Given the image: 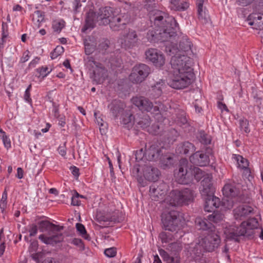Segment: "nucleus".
I'll use <instances>...</instances> for the list:
<instances>
[{
	"label": "nucleus",
	"mask_w": 263,
	"mask_h": 263,
	"mask_svg": "<svg viewBox=\"0 0 263 263\" xmlns=\"http://www.w3.org/2000/svg\"><path fill=\"white\" fill-rule=\"evenodd\" d=\"M116 249L115 248H110L104 251L105 254L109 257H114L116 255Z\"/></svg>",
	"instance_id": "obj_49"
},
{
	"label": "nucleus",
	"mask_w": 263,
	"mask_h": 263,
	"mask_svg": "<svg viewBox=\"0 0 263 263\" xmlns=\"http://www.w3.org/2000/svg\"><path fill=\"white\" fill-rule=\"evenodd\" d=\"M109 107L112 116L117 117L123 111L125 107V104L121 101L115 100L109 105Z\"/></svg>",
	"instance_id": "obj_27"
},
{
	"label": "nucleus",
	"mask_w": 263,
	"mask_h": 263,
	"mask_svg": "<svg viewBox=\"0 0 263 263\" xmlns=\"http://www.w3.org/2000/svg\"><path fill=\"white\" fill-rule=\"evenodd\" d=\"M70 170L73 175L78 178L79 176V170L76 166H73L70 167Z\"/></svg>",
	"instance_id": "obj_62"
},
{
	"label": "nucleus",
	"mask_w": 263,
	"mask_h": 263,
	"mask_svg": "<svg viewBox=\"0 0 263 263\" xmlns=\"http://www.w3.org/2000/svg\"><path fill=\"white\" fill-rule=\"evenodd\" d=\"M157 189H158V187L156 183L152 184L149 187L150 195L153 198V200H158L160 197L162 198L164 196L160 194V190L157 191Z\"/></svg>",
	"instance_id": "obj_36"
},
{
	"label": "nucleus",
	"mask_w": 263,
	"mask_h": 263,
	"mask_svg": "<svg viewBox=\"0 0 263 263\" xmlns=\"http://www.w3.org/2000/svg\"><path fill=\"white\" fill-rule=\"evenodd\" d=\"M85 66L90 71L91 79L96 83H102L107 77V70L103 65L96 62L92 57L87 56L84 59Z\"/></svg>",
	"instance_id": "obj_6"
},
{
	"label": "nucleus",
	"mask_w": 263,
	"mask_h": 263,
	"mask_svg": "<svg viewBox=\"0 0 263 263\" xmlns=\"http://www.w3.org/2000/svg\"><path fill=\"white\" fill-rule=\"evenodd\" d=\"M205 172L198 167H188V161L185 159H181L178 166L174 172L176 180L180 184H187L194 178L197 181L204 177Z\"/></svg>",
	"instance_id": "obj_3"
},
{
	"label": "nucleus",
	"mask_w": 263,
	"mask_h": 263,
	"mask_svg": "<svg viewBox=\"0 0 263 263\" xmlns=\"http://www.w3.org/2000/svg\"><path fill=\"white\" fill-rule=\"evenodd\" d=\"M159 253L163 260L166 263H180V258L178 256H170L166 251L162 249L159 250Z\"/></svg>",
	"instance_id": "obj_35"
},
{
	"label": "nucleus",
	"mask_w": 263,
	"mask_h": 263,
	"mask_svg": "<svg viewBox=\"0 0 263 263\" xmlns=\"http://www.w3.org/2000/svg\"><path fill=\"white\" fill-rule=\"evenodd\" d=\"M42 263H58L55 260L51 257H48L46 258Z\"/></svg>",
	"instance_id": "obj_64"
},
{
	"label": "nucleus",
	"mask_w": 263,
	"mask_h": 263,
	"mask_svg": "<svg viewBox=\"0 0 263 263\" xmlns=\"http://www.w3.org/2000/svg\"><path fill=\"white\" fill-rule=\"evenodd\" d=\"M82 4L80 0H74L73 2V11L75 12H79L80 11V8Z\"/></svg>",
	"instance_id": "obj_54"
},
{
	"label": "nucleus",
	"mask_w": 263,
	"mask_h": 263,
	"mask_svg": "<svg viewBox=\"0 0 263 263\" xmlns=\"http://www.w3.org/2000/svg\"><path fill=\"white\" fill-rule=\"evenodd\" d=\"M130 21V17L127 13L115 14L112 11L108 25L113 31H119L124 29Z\"/></svg>",
	"instance_id": "obj_12"
},
{
	"label": "nucleus",
	"mask_w": 263,
	"mask_h": 263,
	"mask_svg": "<svg viewBox=\"0 0 263 263\" xmlns=\"http://www.w3.org/2000/svg\"><path fill=\"white\" fill-rule=\"evenodd\" d=\"M48 68L47 67H42L36 69V71L40 73L39 77L42 76L45 77L48 75V73L51 71H48Z\"/></svg>",
	"instance_id": "obj_48"
},
{
	"label": "nucleus",
	"mask_w": 263,
	"mask_h": 263,
	"mask_svg": "<svg viewBox=\"0 0 263 263\" xmlns=\"http://www.w3.org/2000/svg\"><path fill=\"white\" fill-rule=\"evenodd\" d=\"M52 111L53 113V116H54L55 118H59L60 117L61 115L59 114L58 107L54 103L53 104Z\"/></svg>",
	"instance_id": "obj_60"
},
{
	"label": "nucleus",
	"mask_w": 263,
	"mask_h": 263,
	"mask_svg": "<svg viewBox=\"0 0 263 263\" xmlns=\"http://www.w3.org/2000/svg\"><path fill=\"white\" fill-rule=\"evenodd\" d=\"M194 198L193 190L185 188L181 190H172L165 200L169 207L170 206L175 207L188 205L193 202Z\"/></svg>",
	"instance_id": "obj_5"
},
{
	"label": "nucleus",
	"mask_w": 263,
	"mask_h": 263,
	"mask_svg": "<svg viewBox=\"0 0 263 263\" xmlns=\"http://www.w3.org/2000/svg\"><path fill=\"white\" fill-rule=\"evenodd\" d=\"M162 155L161 148L157 144H152L146 149L145 159L148 161H156L160 158Z\"/></svg>",
	"instance_id": "obj_20"
},
{
	"label": "nucleus",
	"mask_w": 263,
	"mask_h": 263,
	"mask_svg": "<svg viewBox=\"0 0 263 263\" xmlns=\"http://www.w3.org/2000/svg\"><path fill=\"white\" fill-rule=\"evenodd\" d=\"M2 140L5 146L8 148L11 146V142L10 139L6 135L5 132H3Z\"/></svg>",
	"instance_id": "obj_52"
},
{
	"label": "nucleus",
	"mask_w": 263,
	"mask_h": 263,
	"mask_svg": "<svg viewBox=\"0 0 263 263\" xmlns=\"http://www.w3.org/2000/svg\"><path fill=\"white\" fill-rule=\"evenodd\" d=\"M190 159L192 163L200 166H206L210 162L209 156L204 151L196 152L190 157Z\"/></svg>",
	"instance_id": "obj_16"
},
{
	"label": "nucleus",
	"mask_w": 263,
	"mask_h": 263,
	"mask_svg": "<svg viewBox=\"0 0 263 263\" xmlns=\"http://www.w3.org/2000/svg\"><path fill=\"white\" fill-rule=\"evenodd\" d=\"M145 54L146 59L152 62L157 67H160L165 63L164 55L156 49H148L145 51Z\"/></svg>",
	"instance_id": "obj_15"
},
{
	"label": "nucleus",
	"mask_w": 263,
	"mask_h": 263,
	"mask_svg": "<svg viewBox=\"0 0 263 263\" xmlns=\"http://www.w3.org/2000/svg\"><path fill=\"white\" fill-rule=\"evenodd\" d=\"M195 150V146L189 142H182L177 145L176 151L180 154H188Z\"/></svg>",
	"instance_id": "obj_28"
},
{
	"label": "nucleus",
	"mask_w": 263,
	"mask_h": 263,
	"mask_svg": "<svg viewBox=\"0 0 263 263\" xmlns=\"http://www.w3.org/2000/svg\"><path fill=\"white\" fill-rule=\"evenodd\" d=\"M29 51L28 50H26L23 53V57L21 59V61L22 63H25L27 61L29 58Z\"/></svg>",
	"instance_id": "obj_61"
},
{
	"label": "nucleus",
	"mask_w": 263,
	"mask_h": 263,
	"mask_svg": "<svg viewBox=\"0 0 263 263\" xmlns=\"http://www.w3.org/2000/svg\"><path fill=\"white\" fill-rule=\"evenodd\" d=\"M226 238L239 241L240 239H251L254 237V231H226Z\"/></svg>",
	"instance_id": "obj_18"
},
{
	"label": "nucleus",
	"mask_w": 263,
	"mask_h": 263,
	"mask_svg": "<svg viewBox=\"0 0 263 263\" xmlns=\"http://www.w3.org/2000/svg\"><path fill=\"white\" fill-rule=\"evenodd\" d=\"M157 187H158V189L157 191H159L160 190V192H161V195H165V194H166L167 191V188H168V186L165 183H161L159 184V185H157Z\"/></svg>",
	"instance_id": "obj_51"
},
{
	"label": "nucleus",
	"mask_w": 263,
	"mask_h": 263,
	"mask_svg": "<svg viewBox=\"0 0 263 263\" xmlns=\"http://www.w3.org/2000/svg\"><path fill=\"white\" fill-rule=\"evenodd\" d=\"M200 193L203 198L214 195V188L212 183V178L205 177L201 182Z\"/></svg>",
	"instance_id": "obj_19"
},
{
	"label": "nucleus",
	"mask_w": 263,
	"mask_h": 263,
	"mask_svg": "<svg viewBox=\"0 0 263 263\" xmlns=\"http://www.w3.org/2000/svg\"><path fill=\"white\" fill-rule=\"evenodd\" d=\"M136 117L133 116L130 111H126L122 116V122L123 124L132 126L135 122Z\"/></svg>",
	"instance_id": "obj_34"
},
{
	"label": "nucleus",
	"mask_w": 263,
	"mask_h": 263,
	"mask_svg": "<svg viewBox=\"0 0 263 263\" xmlns=\"http://www.w3.org/2000/svg\"><path fill=\"white\" fill-rule=\"evenodd\" d=\"M97 217L100 224V227L101 228L112 227L113 223L120 222L124 219L123 214L118 211L114 212L113 215L110 217L108 216H101L99 215H97Z\"/></svg>",
	"instance_id": "obj_14"
},
{
	"label": "nucleus",
	"mask_w": 263,
	"mask_h": 263,
	"mask_svg": "<svg viewBox=\"0 0 263 263\" xmlns=\"http://www.w3.org/2000/svg\"><path fill=\"white\" fill-rule=\"evenodd\" d=\"M145 151L146 149L143 150V148H141L135 152V159L136 161L139 162L146 160L145 159Z\"/></svg>",
	"instance_id": "obj_41"
},
{
	"label": "nucleus",
	"mask_w": 263,
	"mask_h": 263,
	"mask_svg": "<svg viewBox=\"0 0 263 263\" xmlns=\"http://www.w3.org/2000/svg\"><path fill=\"white\" fill-rule=\"evenodd\" d=\"M109 44V41L107 40H105L101 42L98 46V49L99 50V51L104 53L108 48Z\"/></svg>",
	"instance_id": "obj_47"
},
{
	"label": "nucleus",
	"mask_w": 263,
	"mask_h": 263,
	"mask_svg": "<svg viewBox=\"0 0 263 263\" xmlns=\"http://www.w3.org/2000/svg\"><path fill=\"white\" fill-rule=\"evenodd\" d=\"M154 1L155 0H144V2L147 3V4L145 5V7L147 9V10L149 11V13L153 11V10H151V6L152 5L153 6V5H155V3H154ZM156 10V9H155V10Z\"/></svg>",
	"instance_id": "obj_57"
},
{
	"label": "nucleus",
	"mask_w": 263,
	"mask_h": 263,
	"mask_svg": "<svg viewBox=\"0 0 263 263\" xmlns=\"http://www.w3.org/2000/svg\"><path fill=\"white\" fill-rule=\"evenodd\" d=\"M79 235L83 237L84 239L90 240V237L89 235L87 233V231H79Z\"/></svg>",
	"instance_id": "obj_63"
},
{
	"label": "nucleus",
	"mask_w": 263,
	"mask_h": 263,
	"mask_svg": "<svg viewBox=\"0 0 263 263\" xmlns=\"http://www.w3.org/2000/svg\"><path fill=\"white\" fill-rule=\"evenodd\" d=\"M205 200L204 210L205 211L211 212L220 205V200L215 196H211L203 198Z\"/></svg>",
	"instance_id": "obj_25"
},
{
	"label": "nucleus",
	"mask_w": 263,
	"mask_h": 263,
	"mask_svg": "<svg viewBox=\"0 0 263 263\" xmlns=\"http://www.w3.org/2000/svg\"><path fill=\"white\" fill-rule=\"evenodd\" d=\"M143 174L145 179L151 181L158 180L160 175L159 170L157 168L151 165L145 166L144 168Z\"/></svg>",
	"instance_id": "obj_22"
},
{
	"label": "nucleus",
	"mask_w": 263,
	"mask_h": 263,
	"mask_svg": "<svg viewBox=\"0 0 263 263\" xmlns=\"http://www.w3.org/2000/svg\"><path fill=\"white\" fill-rule=\"evenodd\" d=\"M192 44L189 39L186 36H183L179 41V46L172 42L170 44L166 45L165 51L171 55L172 54H177L181 53L186 54V55L190 52H192L191 46Z\"/></svg>",
	"instance_id": "obj_9"
},
{
	"label": "nucleus",
	"mask_w": 263,
	"mask_h": 263,
	"mask_svg": "<svg viewBox=\"0 0 263 263\" xmlns=\"http://www.w3.org/2000/svg\"><path fill=\"white\" fill-rule=\"evenodd\" d=\"M251 199L248 197L245 196V195H240L238 197V201L242 203H250Z\"/></svg>",
	"instance_id": "obj_58"
},
{
	"label": "nucleus",
	"mask_w": 263,
	"mask_h": 263,
	"mask_svg": "<svg viewBox=\"0 0 263 263\" xmlns=\"http://www.w3.org/2000/svg\"><path fill=\"white\" fill-rule=\"evenodd\" d=\"M159 237L161 238L162 242L165 243L168 242L173 239V236L169 232L164 231L162 232L160 234Z\"/></svg>",
	"instance_id": "obj_42"
},
{
	"label": "nucleus",
	"mask_w": 263,
	"mask_h": 263,
	"mask_svg": "<svg viewBox=\"0 0 263 263\" xmlns=\"http://www.w3.org/2000/svg\"><path fill=\"white\" fill-rule=\"evenodd\" d=\"M139 41V39L136 31L129 29L126 34L124 36V39L121 42V45L125 48H131L135 46Z\"/></svg>",
	"instance_id": "obj_17"
},
{
	"label": "nucleus",
	"mask_w": 263,
	"mask_h": 263,
	"mask_svg": "<svg viewBox=\"0 0 263 263\" xmlns=\"http://www.w3.org/2000/svg\"><path fill=\"white\" fill-rule=\"evenodd\" d=\"M44 16L45 15L44 12L37 10L35 11L33 14L32 20L34 21L35 19H36L37 22L41 23L44 21Z\"/></svg>",
	"instance_id": "obj_44"
},
{
	"label": "nucleus",
	"mask_w": 263,
	"mask_h": 263,
	"mask_svg": "<svg viewBox=\"0 0 263 263\" xmlns=\"http://www.w3.org/2000/svg\"><path fill=\"white\" fill-rule=\"evenodd\" d=\"M203 3L204 0L196 1L198 18L201 23L206 24L210 21V16L205 8H203Z\"/></svg>",
	"instance_id": "obj_23"
},
{
	"label": "nucleus",
	"mask_w": 263,
	"mask_h": 263,
	"mask_svg": "<svg viewBox=\"0 0 263 263\" xmlns=\"http://www.w3.org/2000/svg\"><path fill=\"white\" fill-rule=\"evenodd\" d=\"M72 243L79 247L80 250L82 251L84 249V246L81 239L79 238H74L72 240Z\"/></svg>",
	"instance_id": "obj_53"
},
{
	"label": "nucleus",
	"mask_w": 263,
	"mask_h": 263,
	"mask_svg": "<svg viewBox=\"0 0 263 263\" xmlns=\"http://www.w3.org/2000/svg\"><path fill=\"white\" fill-rule=\"evenodd\" d=\"M220 241L219 235L215 233V231H210L206 236L199 239V244L206 251L212 252L219 247Z\"/></svg>",
	"instance_id": "obj_11"
},
{
	"label": "nucleus",
	"mask_w": 263,
	"mask_h": 263,
	"mask_svg": "<svg viewBox=\"0 0 263 263\" xmlns=\"http://www.w3.org/2000/svg\"><path fill=\"white\" fill-rule=\"evenodd\" d=\"M135 122L138 127L145 129L149 127L151 123V120L148 115L142 113L141 115L136 117Z\"/></svg>",
	"instance_id": "obj_29"
},
{
	"label": "nucleus",
	"mask_w": 263,
	"mask_h": 263,
	"mask_svg": "<svg viewBox=\"0 0 263 263\" xmlns=\"http://www.w3.org/2000/svg\"><path fill=\"white\" fill-rule=\"evenodd\" d=\"M171 55L170 64L172 76L168 84L174 89H183L191 83L193 77L192 60L187 55L181 53Z\"/></svg>",
	"instance_id": "obj_2"
},
{
	"label": "nucleus",
	"mask_w": 263,
	"mask_h": 263,
	"mask_svg": "<svg viewBox=\"0 0 263 263\" xmlns=\"http://www.w3.org/2000/svg\"><path fill=\"white\" fill-rule=\"evenodd\" d=\"M253 21L249 22L250 25H255L260 29H263V13H255L250 16Z\"/></svg>",
	"instance_id": "obj_33"
},
{
	"label": "nucleus",
	"mask_w": 263,
	"mask_h": 263,
	"mask_svg": "<svg viewBox=\"0 0 263 263\" xmlns=\"http://www.w3.org/2000/svg\"><path fill=\"white\" fill-rule=\"evenodd\" d=\"M182 213L174 208L166 207L161 214V221L165 230L175 229L181 222Z\"/></svg>",
	"instance_id": "obj_7"
},
{
	"label": "nucleus",
	"mask_w": 263,
	"mask_h": 263,
	"mask_svg": "<svg viewBox=\"0 0 263 263\" xmlns=\"http://www.w3.org/2000/svg\"><path fill=\"white\" fill-rule=\"evenodd\" d=\"M65 27V22L63 20L54 21L52 22V28L55 32H60Z\"/></svg>",
	"instance_id": "obj_39"
},
{
	"label": "nucleus",
	"mask_w": 263,
	"mask_h": 263,
	"mask_svg": "<svg viewBox=\"0 0 263 263\" xmlns=\"http://www.w3.org/2000/svg\"><path fill=\"white\" fill-rule=\"evenodd\" d=\"M63 226H60L50 222L47 220H41L36 224H32L31 230H62Z\"/></svg>",
	"instance_id": "obj_21"
},
{
	"label": "nucleus",
	"mask_w": 263,
	"mask_h": 263,
	"mask_svg": "<svg viewBox=\"0 0 263 263\" xmlns=\"http://www.w3.org/2000/svg\"><path fill=\"white\" fill-rule=\"evenodd\" d=\"M151 71L149 66L144 64L136 65L129 76L130 80L133 83H141L148 76Z\"/></svg>",
	"instance_id": "obj_13"
},
{
	"label": "nucleus",
	"mask_w": 263,
	"mask_h": 263,
	"mask_svg": "<svg viewBox=\"0 0 263 263\" xmlns=\"http://www.w3.org/2000/svg\"><path fill=\"white\" fill-rule=\"evenodd\" d=\"M178 135L179 134L176 130L175 129H171L169 132V135H168L169 143H173L175 141Z\"/></svg>",
	"instance_id": "obj_46"
},
{
	"label": "nucleus",
	"mask_w": 263,
	"mask_h": 263,
	"mask_svg": "<svg viewBox=\"0 0 263 263\" xmlns=\"http://www.w3.org/2000/svg\"><path fill=\"white\" fill-rule=\"evenodd\" d=\"M170 3V8L175 11H184L190 6L189 2L183 1L181 2L180 0H171Z\"/></svg>",
	"instance_id": "obj_30"
},
{
	"label": "nucleus",
	"mask_w": 263,
	"mask_h": 263,
	"mask_svg": "<svg viewBox=\"0 0 263 263\" xmlns=\"http://www.w3.org/2000/svg\"><path fill=\"white\" fill-rule=\"evenodd\" d=\"M39 238L46 244L53 245L61 242L63 240V237L61 234H54L51 236H45L41 235Z\"/></svg>",
	"instance_id": "obj_31"
},
{
	"label": "nucleus",
	"mask_w": 263,
	"mask_h": 263,
	"mask_svg": "<svg viewBox=\"0 0 263 263\" xmlns=\"http://www.w3.org/2000/svg\"><path fill=\"white\" fill-rule=\"evenodd\" d=\"M222 193L226 197L233 198L238 196L239 190L235 184L229 183L223 186Z\"/></svg>",
	"instance_id": "obj_26"
},
{
	"label": "nucleus",
	"mask_w": 263,
	"mask_h": 263,
	"mask_svg": "<svg viewBox=\"0 0 263 263\" xmlns=\"http://www.w3.org/2000/svg\"><path fill=\"white\" fill-rule=\"evenodd\" d=\"M236 160L238 164L239 167L241 169L246 168L249 166V162L248 160L243 158L241 156L235 155Z\"/></svg>",
	"instance_id": "obj_38"
},
{
	"label": "nucleus",
	"mask_w": 263,
	"mask_h": 263,
	"mask_svg": "<svg viewBox=\"0 0 263 263\" xmlns=\"http://www.w3.org/2000/svg\"><path fill=\"white\" fill-rule=\"evenodd\" d=\"M149 19L155 26L147 32L146 38L149 42L172 41L176 38L179 25L173 16L156 10L150 13Z\"/></svg>",
	"instance_id": "obj_1"
},
{
	"label": "nucleus",
	"mask_w": 263,
	"mask_h": 263,
	"mask_svg": "<svg viewBox=\"0 0 263 263\" xmlns=\"http://www.w3.org/2000/svg\"><path fill=\"white\" fill-rule=\"evenodd\" d=\"M253 211V208L247 205L239 206L233 211L234 217L236 219H241L252 214Z\"/></svg>",
	"instance_id": "obj_24"
},
{
	"label": "nucleus",
	"mask_w": 263,
	"mask_h": 263,
	"mask_svg": "<svg viewBox=\"0 0 263 263\" xmlns=\"http://www.w3.org/2000/svg\"><path fill=\"white\" fill-rule=\"evenodd\" d=\"M112 11V8L109 7L101 8L97 12L90 10L86 14L85 24L82 32H86L88 29L91 30L96 24L100 26L108 25Z\"/></svg>",
	"instance_id": "obj_4"
},
{
	"label": "nucleus",
	"mask_w": 263,
	"mask_h": 263,
	"mask_svg": "<svg viewBox=\"0 0 263 263\" xmlns=\"http://www.w3.org/2000/svg\"><path fill=\"white\" fill-rule=\"evenodd\" d=\"M64 52V48L62 46H58L51 53L50 57L52 59L57 58L59 55Z\"/></svg>",
	"instance_id": "obj_45"
},
{
	"label": "nucleus",
	"mask_w": 263,
	"mask_h": 263,
	"mask_svg": "<svg viewBox=\"0 0 263 263\" xmlns=\"http://www.w3.org/2000/svg\"><path fill=\"white\" fill-rule=\"evenodd\" d=\"M162 164L167 166L172 163L173 158L170 155L163 154L159 159Z\"/></svg>",
	"instance_id": "obj_40"
},
{
	"label": "nucleus",
	"mask_w": 263,
	"mask_h": 263,
	"mask_svg": "<svg viewBox=\"0 0 263 263\" xmlns=\"http://www.w3.org/2000/svg\"><path fill=\"white\" fill-rule=\"evenodd\" d=\"M178 121L180 122L182 125H185L187 123V119L184 115H181L178 117Z\"/></svg>",
	"instance_id": "obj_59"
},
{
	"label": "nucleus",
	"mask_w": 263,
	"mask_h": 263,
	"mask_svg": "<svg viewBox=\"0 0 263 263\" xmlns=\"http://www.w3.org/2000/svg\"><path fill=\"white\" fill-rule=\"evenodd\" d=\"M254 0H237L238 5L245 7L251 4Z\"/></svg>",
	"instance_id": "obj_56"
},
{
	"label": "nucleus",
	"mask_w": 263,
	"mask_h": 263,
	"mask_svg": "<svg viewBox=\"0 0 263 263\" xmlns=\"http://www.w3.org/2000/svg\"><path fill=\"white\" fill-rule=\"evenodd\" d=\"M2 42H4V40L5 38L7 37L8 35V25L6 23L3 22L2 23Z\"/></svg>",
	"instance_id": "obj_50"
},
{
	"label": "nucleus",
	"mask_w": 263,
	"mask_h": 263,
	"mask_svg": "<svg viewBox=\"0 0 263 263\" xmlns=\"http://www.w3.org/2000/svg\"><path fill=\"white\" fill-rule=\"evenodd\" d=\"M85 53L86 54L89 55L92 53L96 48V45H90L89 44H85Z\"/></svg>",
	"instance_id": "obj_55"
},
{
	"label": "nucleus",
	"mask_w": 263,
	"mask_h": 263,
	"mask_svg": "<svg viewBox=\"0 0 263 263\" xmlns=\"http://www.w3.org/2000/svg\"><path fill=\"white\" fill-rule=\"evenodd\" d=\"M212 214L208 216V219H202L201 218H197L195 220V225L197 230H212L215 228L214 224L211 223H217L220 221L223 218V215L217 211H213Z\"/></svg>",
	"instance_id": "obj_10"
},
{
	"label": "nucleus",
	"mask_w": 263,
	"mask_h": 263,
	"mask_svg": "<svg viewBox=\"0 0 263 263\" xmlns=\"http://www.w3.org/2000/svg\"><path fill=\"white\" fill-rule=\"evenodd\" d=\"M197 138L199 141L202 144L207 145L211 143V137L208 135L204 131L200 130L197 135Z\"/></svg>",
	"instance_id": "obj_37"
},
{
	"label": "nucleus",
	"mask_w": 263,
	"mask_h": 263,
	"mask_svg": "<svg viewBox=\"0 0 263 263\" xmlns=\"http://www.w3.org/2000/svg\"><path fill=\"white\" fill-rule=\"evenodd\" d=\"M259 223L255 218L248 219L247 221H243L241 223V227L244 230H254L258 228Z\"/></svg>",
	"instance_id": "obj_32"
},
{
	"label": "nucleus",
	"mask_w": 263,
	"mask_h": 263,
	"mask_svg": "<svg viewBox=\"0 0 263 263\" xmlns=\"http://www.w3.org/2000/svg\"><path fill=\"white\" fill-rule=\"evenodd\" d=\"M240 127L242 130H243L246 133H250V130L248 127L249 121L246 119H241L239 120Z\"/></svg>",
	"instance_id": "obj_43"
},
{
	"label": "nucleus",
	"mask_w": 263,
	"mask_h": 263,
	"mask_svg": "<svg viewBox=\"0 0 263 263\" xmlns=\"http://www.w3.org/2000/svg\"><path fill=\"white\" fill-rule=\"evenodd\" d=\"M133 104L138 107L142 111L151 112L155 115H158L162 110L163 105L160 102H156L154 106L148 98L143 96L133 97L132 99Z\"/></svg>",
	"instance_id": "obj_8"
}]
</instances>
